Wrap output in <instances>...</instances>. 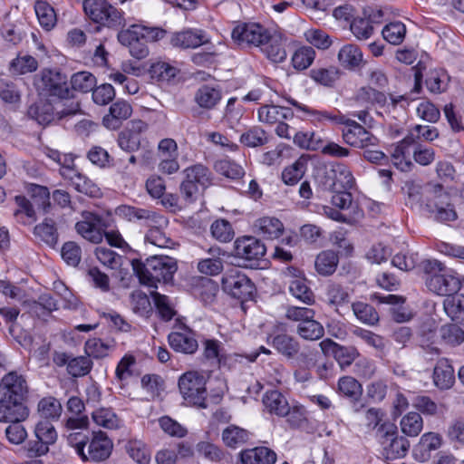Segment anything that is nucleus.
Returning <instances> with one entry per match:
<instances>
[{
    "label": "nucleus",
    "instance_id": "24",
    "mask_svg": "<svg viewBox=\"0 0 464 464\" xmlns=\"http://www.w3.org/2000/svg\"><path fill=\"white\" fill-rule=\"evenodd\" d=\"M27 415V409L22 401L6 396L0 399V421L12 422L14 420H23Z\"/></svg>",
    "mask_w": 464,
    "mask_h": 464
},
{
    "label": "nucleus",
    "instance_id": "41",
    "mask_svg": "<svg viewBox=\"0 0 464 464\" xmlns=\"http://www.w3.org/2000/svg\"><path fill=\"white\" fill-rule=\"evenodd\" d=\"M214 169L218 174L230 179H239L245 175L243 167L228 158L217 160Z\"/></svg>",
    "mask_w": 464,
    "mask_h": 464
},
{
    "label": "nucleus",
    "instance_id": "46",
    "mask_svg": "<svg viewBox=\"0 0 464 464\" xmlns=\"http://www.w3.org/2000/svg\"><path fill=\"white\" fill-rule=\"evenodd\" d=\"M34 10L42 27L48 31L54 26L56 14L54 9L47 2L43 0L36 1Z\"/></svg>",
    "mask_w": 464,
    "mask_h": 464
},
{
    "label": "nucleus",
    "instance_id": "17",
    "mask_svg": "<svg viewBox=\"0 0 464 464\" xmlns=\"http://www.w3.org/2000/svg\"><path fill=\"white\" fill-rule=\"evenodd\" d=\"M414 149V135L410 133L398 144L392 151V160L393 165L401 171H410L413 166L411 156Z\"/></svg>",
    "mask_w": 464,
    "mask_h": 464
},
{
    "label": "nucleus",
    "instance_id": "27",
    "mask_svg": "<svg viewBox=\"0 0 464 464\" xmlns=\"http://www.w3.org/2000/svg\"><path fill=\"white\" fill-rule=\"evenodd\" d=\"M442 439L439 433H424L413 450L415 459L420 461H426L430 457V452L438 450L441 446Z\"/></svg>",
    "mask_w": 464,
    "mask_h": 464
},
{
    "label": "nucleus",
    "instance_id": "7",
    "mask_svg": "<svg viewBox=\"0 0 464 464\" xmlns=\"http://www.w3.org/2000/svg\"><path fill=\"white\" fill-rule=\"evenodd\" d=\"M221 286L225 293L242 302L252 299L256 292L254 283L237 267L227 269L224 273Z\"/></svg>",
    "mask_w": 464,
    "mask_h": 464
},
{
    "label": "nucleus",
    "instance_id": "9",
    "mask_svg": "<svg viewBox=\"0 0 464 464\" xmlns=\"http://www.w3.org/2000/svg\"><path fill=\"white\" fill-rule=\"evenodd\" d=\"M379 433L382 437V454L387 459H401L407 455L410 441L405 437L397 435L396 428L392 424L384 422Z\"/></svg>",
    "mask_w": 464,
    "mask_h": 464
},
{
    "label": "nucleus",
    "instance_id": "53",
    "mask_svg": "<svg viewBox=\"0 0 464 464\" xmlns=\"http://www.w3.org/2000/svg\"><path fill=\"white\" fill-rule=\"evenodd\" d=\"M239 140L243 145L249 148L263 146L268 141L266 131L258 126L250 128L243 132Z\"/></svg>",
    "mask_w": 464,
    "mask_h": 464
},
{
    "label": "nucleus",
    "instance_id": "55",
    "mask_svg": "<svg viewBox=\"0 0 464 464\" xmlns=\"http://www.w3.org/2000/svg\"><path fill=\"white\" fill-rule=\"evenodd\" d=\"M34 234L49 246L57 243L58 233L55 223L51 218H45L43 223L34 227Z\"/></svg>",
    "mask_w": 464,
    "mask_h": 464
},
{
    "label": "nucleus",
    "instance_id": "59",
    "mask_svg": "<svg viewBox=\"0 0 464 464\" xmlns=\"http://www.w3.org/2000/svg\"><path fill=\"white\" fill-rule=\"evenodd\" d=\"M35 438L44 441V444L51 446L57 440L58 434L54 426L46 420L39 421L34 428Z\"/></svg>",
    "mask_w": 464,
    "mask_h": 464
},
{
    "label": "nucleus",
    "instance_id": "63",
    "mask_svg": "<svg viewBox=\"0 0 464 464\" xmlns=\"http://www.w3.org/2000/svg\"><path fill=\"white\" fill-rule=\"evenodd\" d=\"M284 417H286V422L292 429H300L308 423L306 411L301 405L289 406L288 412Z\"/></svg>",
    "mask_w": 464,
    "mask_h": 464
},
{
    "label": "nucleus",
    "instance_id": "2",
    "mask_svg": "<svg viewBox=\"0 0 464 464\" xmlns=\"http://www.w3.org/2000/svg\"><path fill=\"white\" fill-rule=\"evenodd\" d=\"M131 266L140 283L149 287H157L160 282H170L178 269L176 260L167 256H153L144 262L133 259Z\"/></svg>",
    "mask_w": 464,
    "mask_h": 464
},
{
    "label": "nucleus",
    "instance_id": "1",
    "mask_svg": "<svg viewBox=\"0 0 464 464\" xmlns=\"http://www.w3.org/2000/svg\"><path fill=\"white\" fill-rule=\"evenodd\" d=\"M119 213L127 218L130 221L146 220L150 227L144 240L152 246L160 248H172L175 242L165 232L164 227L169 223L168 219L159 213L131 206H121Z\"/></svg>",
    "mask_w": 464,
    "mask_h": 464
},
{
    "label": "nucleus",
    "instance_id": "60",
    "mask_svg": "<svg viewBox=\"0 0 464 464\" xmlns=\"http://www.w3.org/2000/svg\"><path fill=\"white\" fill-rule=\"evenodd\" d=\"M92 365V361L88 356L71 357L67 372L72 377H82L91 372Z\"/></svg>",
    "mask_w": 464,
    "mask_h": 464
},
{
    "label": "nucleus",
    "instance_id": "8",
    "mask_svg": "<svg viewBox=\"0 0 464 464\" xmlns=\"http://www.w3.org/2000/svg\"><path fill=\"white\" fill-rule=\"evenodd\" d=\"M450 201V197L444 191L443 186L434 184L428 191L426 207L430 212L435 214L437 221H454L457 218V213Z\"/></svg>",
    "mask_w": 464,
    "mask_h": 464
},
{
    "label": "nucleus",
    "instance_id": "58",
    "mask_svg": "<svg viewBox=\"0 0 464 464\" xmlns=\"http://www.w3.org/2000/svg\"><path fill=\"white\" fill-rule=\"evenodd\" d=\"M71 85L74 91L88 92L95 87L96 78L89 72H78L71 77Z\"/></svg>",
    "mask_w": 464,
    "mask_h": 464
},
{
    "label": "nucleus",
    "instance_id": "52",
    "mask_svg": "<svg viewBox=\"0 0 464 464\" xmlns=\"http://www.w3.org/2000/svg\"><path fill=\"white\" fill-rule=\"evenodd\" d=\"M338 392L351 400H357L362 392L361 383L352 376H343L338 380Z\"/></svg>",
    "mask_w": 464,
    "mask_h": 464
},
{
    "label": "nucleus",
    "instance_id": "23",
    "mask_svg": "<svg viewBox=\"0 0 464 464\" xmlns=\"http://www.w3.org/2000/svg\"><path fill=\"white\" fill-rule=\"evenodd\" d=\"M132 108L130 103L123 100H118L110 107L109 114L102 119L103 125L110 130H117L121 122L131 116Z\"/></svg>",
    "mask_w": 464,
    "mask_h": 464
},
{
    "label": "nucleus",
    "instance_id": "26",
    "mask_svg": "<svg viewBox=\"0 0 464 464\" xmlns=\"http://www.w3.org/2000/svg\"><path fill=\"white\" fill-rule=\"evenodd\" d=\"M433 382L440 390H448L455 382L454 369L446 358L440 359L433 370Z\"/></svg>",
    "mask_w": 464,
    "mask_h": 464
},
{
    "label": "nucleus",
    "instance_id": "34",
    "mask_svg": "<svg viewBox=\"0 0 464 464\" xmlns=\"http://www.w3.org/2000/svg\"><path fill=\"white\" fill-rule=\"evenodd\" d=\"M249 440V432L237 425H229L222 431L224 444L231 449H237Z\"/></svg>",
    "mask_w": 464,
    "mask_h": 464
},
{
    "label": "nucleus",
    "instance_id": "28",
    "mask_svg": "<svg viewBox=\"0 0 464 464\" xmlns=\"http://www.w3.org/2000/svg\"><path fill=\"white\" fill-rule=\"evenodd\" d=\"M266 57L274 63H282L286 58L285 41L280 34H271L266 43L260 47Z\"/></svg>",
    "mask_w": 464,
    "mask_h": 464
},
{
    "label": "nucleus",
    "instance_id": "51",
    "mask_svg": "<svg viewBox=\"0 0 464 464\" xmlns=\"http://www.w3.org/2000/svg\"><path fill=\"white\" fill-rule=\"evenodd\" d=\"M444 311L453 321L464 319V298L459 295H448L443 302Z\"/></svg>",
    "mask_w": 464,
    "mask_h": 464
},
{
    "label": "nucleus",
    "instance_id": "43",
    "mask_svg": "<svg viewBox=\"0 0 464 464\" xmlns=\"http://www.w3.org/2000/svg\"><path fill=\"white\" fill-rule=\"evenodd\" d=\"M149 72L152 80L168 82L176 77L179 70L169 63L158 61L150 65Z\"/></svg>",
    "mask_w": 464,
    "mask_h": 464
},
{
    "label": "nucleus",
    "instance_id": "33",
    "mask_svg": "<svg viewBox=\"0 0 464 464\" xmlns=\"http://www.w3.org/2000/svg\"><path fill=\"white\" fill-rule=\"evenodd\" d=\"M255 228L258 235L266 239L279 237L284 232L283 223L276 218L263 217L255 223Z\"/></svg>",
    "mask_w": 464,
    "mask_h": 464
},
{
    "label": "nucleus",
    "instance_id": "12",
    "mask_svg": "<svg viewBox=\"0 0 464 464\" xmlns=\"http://www.w3.org/2000/svg\"><path fill=\"white\" fill-rule=\"evenodd\" d=\"M266 253L265 244L252 236H243L234 241V256L254 266L263 259Z\"/></svg>",
    "mask_w": 464,
    "mask_h": 464
},
{
    "label": "nucleus",
    "instance_id": "19",
    "mask_svg": "<svg viewBox=\"0 0 464 464\" xmlns=\"http://www.w3.org/2000/svg\"><path fill=\"white\" fill-rule=\"evenodd\" d=\"M266 343L273 346L278 353L287 359H293L300 350L299 342L285 333H271L266 336Z\"/></svg>",
    "mask_w": 464,
    "mask_h": 464
},
{
    "label": "nucleus",
    "instance_id": "6",
    "mask_svg": "<svg viewBox=\"0 0 464 464\" xmlns=\"http://www.w3.org/2000/svg\"><path fill=\"white\" fill-rule=\"evenodd\" d=\"M82 7L86 16L95 24L115 29L124 25L122 13L107 0H84Z\"/></svg>",
    "mask_w": 464,
    "mask_h": 464
},
{
    "label": "nucleus",
    "instance_id": "61",
    "mask_svg": "<svg viewBox=\"0 0 464 464\" xmlns=\"http://www.w3.org/2000/svg\"><path fill=\"white\" fill-rule=\"evenodd\" d=\"M315 58V51L313 47L303 46L297 49L292 56L293 66L297 70L308 68Z\"/></svg>",
    "mask_w": 464,
    "mask_h": 464
},
{
    "label": "nucleus",
    "instance_id": "48",
    "mask_svg": "<svg viewBox=\"0 0 464 464\" xmlns=\"http://www.w3.org/2000/svg\"><path fill=\"white\" fill-rule=\"evenodd\" d=\"M184 179L191 181L198 186L206 187L210 182V171L202 164H196L184 169Z\"/></svg>",
    "mask_w": 464,
    "mask_h": 464
},
{
    "label": "nucleus",
    "instance_id": "40",
    "mask_svg": "<svg viewBox=\"0 0 464 464\" xmlns=\"http://www.w3.org/2000/svg\"><path fill=\"white\" fill-rule=\"evenodd\" d=\"M92 419L94 423L100 427L108 430H116L120 428L121 420L116 413L109 408H100L92 413Z\"/></svg>",
    "mask_w": 464,
    "mask_h": 464
},
{
    "label": "nucleus",
    "instance_id": "50",
    "mask_svg": "<svg viewBox=\"0 0 464 464\" xmlns=\"http://www.w3.org/2000/svg\"><path fill=\"white\" fill-rule=\"evenodd\" d=\"M62 411V404L53 397L44 398L38 403V411L46 420H58Z\"/></svg>",
    "mask_w": 464,
    "mask_h": 464
},
{
    "label": "nucleus",
    "instance_id": "30",
    "mask_svg": "<svg viewBox=\"0 0 464 464\" xmlns=\"http://www.w3.org/2000/svg\"><path fill=\"white\" fill-rule=\"evenodd\" d=\"M262 401L266 410L271 414L282 417L288 412L289 403L285 396L277 390L267 391Z\"/></svg>",
    "mask_w": 464,
    "mask_h": 464
},
{
    "label": "nucleus",
    "instance_id": "62",
    "mask_svg": "<svg viewBox=\"0 0 464 464\" xmlns=\"http://www.w3.org/2000/svg\"><path fill=\"white\" fill-rule=\"evenodd\" d=\"M127 452L130 457L138 464H149L150 452L149 449L140 440H131L127 444Z\"/></svg>",
    "mask_w": 464,
    "mask_h": 464
},
{
    "label": "nucleus",
    "instance_id": "20",
    "mask_svg": "<svg viewBox=\"0 0 464 464\" xmlns=\"http://www.w3.org/2000/svg\"><path fill=\"white\" fill-rule=\"evenodd\" d=\"M209 42L205 31L200 29H188L175 33L171 37V44L183 49L197 48Z\"/></svg>",
    "mask_w": 464,
    "mask_h": 464
},
{
    "label": "nucleus",
    "instance_id": "47",
    "mask_svg": "<svg viewBox=\"0 0 464 464\" xmlns=\"http://www.w3.org/2000/svg\"><path fill=\"white\" fill-rule=\"evenodd\" d=\"M293 140L296 146L307 150H318L323 145V140L314 131H297Z\"/></svg>",
    "mask_w": 464,
    "mask_h": 464
},
{
    "label": "nucleus",
    "instance_id": "11",
    "mask_svg": "<svg viewBox=\"0 0 464 464\" xmlns=\"http://www.w3.org/2000/svg\"><path fill=\"white\" fill-rule=\"evenodd\" d=\"M106 228L104 218L92 211H82L81 219L75 224L76 232L85 240L93 244L102 241Z\"/></svg>",
    "mask_w": 464,
    "mask_h": 464
},
{
    "label": "nucleus",
    "instance_id": "64",
    "mask_svg": "<svg viewBox=\"0 0 464 464\" xmlns=\"http://www.w3.org/2000/svg\"><path fill=\"white\" fill-rule=\"evenodd\" d=\"M440 336L443 342L450 346H457L464 342V331L457 324L442 326Z\"/></svg>",
    "mask_w": 464,
    "mask_h": 464
},
{
    "label": "nucleus",
    "instance_id": "22",
    "mask_svg": "<svg viewBox=\"0 0 464 464\" xmlns=\"http://www.w3.org/2000/svg\"><path fill=\"white\" fill-rule=\"evenodd\" d=\"M168 341L174 351L186 354L194 353L198 347L194 333L187 328L183 332L170 333Z\"/></svg>",
    "mask_w": 464,
    "mask_h": 464
},
{
    "label": "nucleus",
    "instance_id": "21",
    "mask_svg": "<svg viewBox=\"0 0 464 464\" xmlns=\"http://www.w3.org/2000/svg\"><path fill=\"white\" fill-rule=\"evenodd\" d=\"M1 387L5 391L4 396L19 401H23L27 392L25 379L15 372H11L3 377Z\"/></svg>",
    "mask_w": 464,
    "mask_h": 464
},
{
    "label": "nucleus",
    "instance_id": "45",
    "mask_svg": "<svg viewBox=\"0 0 464 464\" xmlns=\"http://www.w3.org/2000/svg\"><path fill=\"white\" fill-rule=\"evenodd\" d=\"M136 358L134 355L126 353L118 362L115 369V379L120 383L127 382L135 374Z\"/></svg>",
    "mask_w": 464,
    "mask_h": 464
},
{
    "label": "nucleus",
    "instance_id": "16",
    "mask_svg": "<svg viewBox=\"0 0 464 464\" xmlns=\"http://www.w3.org/2000/svg\"><path fill=\"white\" fill-rule=\"evenodd\" d=\"M325 186L330 190L352 189L355 179L347 165L337 162L327 172Z\"/></svg>",
    "mask_w": 464,
    "mask_h": 464
},
{
    "label": "nucleus",
    "instance_id": "14",
    "mask_svg": "<svg viewBox=\"0 0 464 464\" xmlns=\"http://www.w3.org/2000/svg\"><path fill=\"white\" fill-rule=\"evenodd\" d=\"M287 102L298 111L304 112L306 119L314 125L322 126L328 123L333 125H342L346 116L336 108L331 110H318L300 103L292 98L287 99Z\"/></svg>",
    "mask_w": 464,
    "mask_h": 464
},
{
    "label": "nucleus",
    "instance_id": "29",
    "mask_svg": "<svg viewBox=\"0 0 464 464\" xmlns=\"http://www.w3.org/2000/svg\"><path fill=\"white\" fill-rule=\"evenodd\" d=\"M294 113L291 109L276 105H264L258 108L257 117L262 123L273 125L280 121L292 119Z\"/></svg>",
    "mask_w": 464,
    "mask_h": 464
},
{
    "label": "nucleus",
    "instance_id": "35",
    "mask_svg": "<svg viewBox=\"0 0 464 464\" xmlns=\"http://www.w3.org/2000/svg\"><path fill=\"white\" fill-rule=\"evenodd\" d=\"M307 169V159L304 156L297 159L293 164L287 166L282 171V180L288 186L298 183L303 178Z\"/></svg>",
    "mask_w": 464,
    "mask_h": 464
},
{
    "label": "nucleus",
    "instance_id": "31",
    "mask_svg": "<svg viewBox=\"0 0 464 464\" xmlns=\"http://www.w3.org/2000/svg\"><path fill=\"white\" fill-rule=\"evenodd\" d=\"M338 61L343 68L353 70L363 64V54L358 45L347 44L340 49Z\"/></svg>",
    "mask_w": 464,
    "mask_h": 464
},
{
    "label": "nucleus",
    "instance_id": "36",
    "mask_svg": "<svg viewBox=\"0 0 464 464\" xmlns=\"http://www.w3.org/2000/svg\"><path fill=\"white\" fill-rule=\"evenodd\" d=\"M296 334L304 340L318 341L324 335V328L320 322L311 318L297 324Z\"/></svg>",
    "mask_w": 464,
    "mask_h": 464
},
{
    "label": "nucleus",
    "instance_id": "4",
    "mask_svg": "<svg viewBox=\"0 0 464 464\" xmlns=\"http://www.w3.org/2000/svg\"><path fill=\"white\" fill-rule=\"evenodd\" d=\"M207 380L198 371H188L179 378V390L184 401L198 408H207Z\"/></svg>",
    "mask_w": 464,
    "mask_h": 464
},
{
    "label": "nucleus",
    "instance_id": "32",
    "mask_svg": "<svg viewBox=\"0 0 464 464\" xmlns=\"http://www.w3.org/2000/svg\"><path fill=\"white\" fill-rule=\"evenodd\" d=\"M221 90L218 87L204 84L195 92V102L203 109L211 110L220 102Z\"/></svg>",
    "mask_w": 464,
    "mask_h": 464
},
{
    "label": "nucleus",
    "instance_id": "49",
    "mask_svg": "<svg viewBox=\"0 0 464 464\" xmlns=\"http://www.w3.org/2000/svg\"><path fill=\"white\" fill-rule=\"evenodd\" d=\"M401 431L410 437L418 436L423 428V420L418 412H409L400 422Z\"/></svg>",
    "mask_w": 464,
    "mask_h": 464
},
{
    "label": "nucleus",
    "instance_id": "13",
    "mask_svg": "<svg viewBox=\"0 0 464 464\" xmlns=\"http://www.w3.org/2000/svg\"><path fill=\"white\" fill-rule=\"evenodd\" d=\"M342 125L343 140L349 146L364 149L377 145L378 139L355 121L345 116Z\"/></svg>",
    "mask_w": 464,
    "mask_h": 464
},
{
    "label": "nucleus",
    "instance_id": "54",
    "mask_svg": "<svg viewBox=\"0 0 464 464\" xmlns=\"http://www.w3.org/2000/svg\"><path fill=\"white\" fill-rule=\"evenodd\" d=\"M150 295L161 318L165 321L171 320L176 314L174 304L171 299L158 292H151Z\"/></svg>",
    "mask_w": 464,
    "mask_h": 464
},
{
    "label": "nucleus",
    "instance_id": "44",
    "mask_svg": "<svg viewBox=\"0 0 464 464\" xmlns=\"http://www.w3.org/2000/svg\"><path fill=\"white\" fill-rule=\"evenodd\" d=\"M406 26L401 21L391 22L386 24L382 30V34L385 41L393 45L401 44L406 36Z\"/></svg>",
    "mask_w": 464,
    "mask_h": 464
},
{
    "label": "nucleus",
    "instance_id": "37",
    "mask_svg": "<svg viewBox=\"0 0 464 464\" xmlns=\"http://www.w3.org/2000/svg\"><path fill=\"white\" fill-rule=\"evenodd\" d=\"M326 298L330 305L334 307V310L341 314L340 307H344L350 303V294L347 288L339 284H332L328 285L326 290Z\"/></svg>",
    "mask_w": 464,
    "mask_h": 464
},
{
    "label": "nucleus",
    "instance_id": "5",
    "mask_svg": "<svg viewBox=\"0 0 464 464\" xmlns=\"http://www.w3.org/2000/svg\"><path fill=\"white\" fill-rule=\"evenodd\" d=\"M40 94L49 99L63 100L72 96L66 74L58 70L44 69L35 80Z\"/></svg>",
    "mask_w": 464,
    "mask_h": 464
},
{
    "label": "nucleus",
    "instance_id": "25",
    "mask_svg": "<svg viewBox=\"0 0 464 464\" xmlns=\"http://www.w3.org/2000/svg\"><path fill=\"white\" fill-rule=\"evenodd\" d=\"M239 455L243 464H275L277 459L275 450L265 446L244 450Z\"/></svg>",
    "mask_w": 464,
    "mask_h": 464
},
{
    "label": "nucleus",
    "instance_id": "3",
    "mask_svg": "<svg viewBox=\"0 0 464 464\" xmlns=\"http://www.w3.org/2000/svg\"><path fill=\"white\" fill-rule=\"evenodd\" d=\"M423 271L426 275V286L436 295L448 296L457 294L461 289V276L456 271L447 268L438 260L424 261Z\"/></svg>",
    "mask_w": 464,
    "mask_h": 464
},
{
    "label": "nucleus",
    "instance_id": "15",
    "mask_svg": "<svg viewBox=\"0 0 464 464\" xmlns=\"http://www.w3.org/2000/svg\"><path fill=\"white\" fill-rule=\"evenodd\" d=\"M87 445V451L85 450L84 456L81 458L84 462H101L107 459L113 447L111 440L102 431L93 432Z\"/></svg>",
    "mask_w": 464,
    "mask_h": 464
},
{
    "label": "nucleus",
    "instance_id": "18",
    "mask_svg": "<svg viewBox=\"0 0 464 464\" xmlns=\"http://www.w3.org/2000/svg\"><path fill=\"white\" fill-rule=\"evenodd\" d=\"M357 100L367 104L377 103L382 106L386 105L388 108L392 107V109H394L398 104L404 109L408 104V100L403 95L397 97L391 96L390 102H387L386 95L382 92L377 91L372 86L362 87L357 92Z\"/></svg>",
    "mask_w": 464,
    "mask_h": 464
},
{
    "label": "nucleus",
    "instance_id": "56",
    "mask_svg": "<svg viewBox=\"0 0 464 464\" xmlns=\"http://www.w3.org/2000/svg\"><path fill=\"white\" fill-rule=\"evenodd\" d=\"M38 68L37 60L28 54L18 55L11 62L10 71L14 74H25L35 72Z\"/></svg>",
    "mask_w": 464,
    "mask_h": 464
},
{
    "label": "nucleus",
    "instance_id": "42",
    "mask_svg": "<svg viewBox=\"0 0 464 464\" xmlns=\"http://www.w3.org/2000/svg\"><path fill=\"white\" fill-rule=\"evenodd\" d=\"M338 262V255L334 251H323L315 259V269L322 276H330L335 271Z\"/></svg>",
    "mask_w": 464,
    "mask_h": 464
},
{
    "label": "nucleus",
    "instance_id": "57",
    "mask_svg": "<svg viewBox=\"0 0 464 464\" xmlns=\"http://www.w3.org/2000/svg\"><path fill=\"white\" fill-rule=\"evenodd\" d=\"M352 309L356 318L363 324L373 325L379 321V314L371 304L357 302L352 304Z\"/></svg>",
    "mask_w": 464,
    "mask_h": 464
},
{
    "label": "nucleus",
    "instance_id": "38",
    "mask_svg": "<svg viewBox=\"0 0 464 464\" xmlns=\"http://www.w3.org/2000/svg\"><path fill=\"white\" fill-rule=\"evenodd\" d=\"M289 292L295 298L305 304H313L314 303V295L304 277L291 280L289 283Z\"/></svg>",
    "mask_w": 464,
    "mask_h": 464
},
{
    "label": "nucleus",
    "instance_id": "39",
    "mask_svg": "<svg viewBox=\"0 0 464 464\" xmlns=\"http://www.w3.org/2000/svg\"><path fill=\"white\" fill-rule=\"evenodd\" d=\"M309 76L316 83L331 87L339 79L340 71L334 66L314 67L310 70Z\"/></svg>",
    "mask_w": 464,
    "mask_h": 464
},
{
    "label": "nucleus",
    "instance_id": "10",
    "mask_svg": "<svg viewBox=\"0 0 464 464\" xmlns=\"http://www.w3.org/2000/svg\"><path fill=\"white\" fill-rule=\"evenodd\" d=\"M233 42L241 47H261L269 37V30L256 23L237 24L231 33Z\"/></svg>",
    "mask_w": 464,
    "mask_h": 464
}]
</instances>
